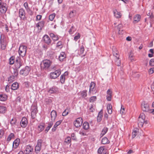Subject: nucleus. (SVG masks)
<instances>
[{
	"label": "nucleus",
	"instance_id": "obj_1",
	"mask_svg": "<svg viewBox=\"0 0 154 154\" xmlns=\"http://www.w3.org/2000/svg\"><path fill=\"white\" fill-rule=\"evenodd\" d=\"M52 63V61L46 59L43 60L41 63V69L45 70L49 69Z\"/></svg>",
	"mask_w": 154,
	"mask_h": 154
},
{
	"label": "nucleus",
	"instance_id": "obj_2",
	"mask_svg": "<svg viewBox=\"0 0 154 154\" xmlns=\"http://www.w3.org/2000/svg\"><path fill=\"white\" fill-rule=\"evenodd\" d=\"M147 123V121L145 120V116L143 113H141L138 119V125L139 127L141 128L143 126L144 124Z\"/></svg>",
	"mask_w": 154,
	"mask_h": 154
},
{
	"label": "nucleus",
	"instance_id": "obj_3",
	"mask_svg": "<svg viewBox=\"0 0 154 154\" xmlns=\"http://www.w3.org/2000/svg\"><path fill=\"white\" fill-rule=\"evenodd\" d=\"M27 49V47L26 46L21 45L19 49V54L20 55L23 57L25 56Z\"/></svg>",
	"mask_w": 154,
	"mask_h": 154
},
{
	"label": "nucleus",
	"instance_id": "obj_4",
	"mask_svg": "<svg viewBox=\"0 0 154 154\" xmlns=\"http://www.w3.org/2000/svg\"><path fill=\"white\" fill-rule=\"evenodd\" d=\"M23 63V60L20 58V57H17L16 58L14 63V68L18 69L22 65Z\"/></svg>",
	"mask_w": 154,
	"mask_h": 154
},
{
	"label": "nucleus",
	"instance_id": "obj_5",
	"mask_svg": "<svg viewBox=\"0 0 154 154\" xmlns=\"http://www.w3.org/2000/svg\"><path fill=\"white\" fill-rule=\"evenodd\" d=\"M61 71L60 69L51 72L50 74V78L51 79H55L59 76L61 74Z\"/></svg>",
	"mask_w": 154,
	"mask_h": 154
},
{
	"label": "nucleus",
	"instance_id": "obj_6",
	"mask_svg": "<svg viewBox=\"0 0 154 154\" xmlns=\"http://www.w3.org/2000/svg\"><path fill=\"white\" fill-rule=\"evenodd\" d=\"M25 15L26 13L24 9L23 8L20 9L19 11V16L20 19L23 20H26L27 18Z\"/></svg>",
	"mask_w": 154,
	"mask_h": 154
},
{
	"label": "nucleus",
	"instance_id": "obj_7",
	"mask_svg": "<svg viewBox=\"0 0 154 154\" xmlns=\"http://www.w3.org/2000/svg\"><path fill=\"white\" fill-rule=\"evenodd\" d=\"M30 70L31 68L30 67L26 66L20 70V73L24 76H26L29 74Z\"/></svg>",
	"mask_w": 154,
	"mask_h": 154
},
{
	"label": "nucleus",
	"instance_id": "obj_8",
	"mask_svg": "<svg viewBox=\"0 0 154 154\" xmlns=\"http://www.w3.org/2000/svg\"><path fill=\"white\" fill-rule=\"evenodd\" d=\"M42 142V141L41 139L38 140L37 144L35 146V152L37 153H39L41 149Z\"/></svg>",
	"mask_w": 154,
	"mask_h": 154
},
{
	"label": "nucleus",
	"instance_id": "obj_9",
	"mask_svg": "<svg viewBox=\"0 0 154 154\" xmlns=\"http://www.w3.org/2000/svg\"><path fill=\"white\" fill-rule=\"evenodd\" d=\"M37 112V107L35 105H32L31 108V116L32 118L34 119L35 118Z\"/></svg>",
	"mask_w": 154,
	"mask_h": 154
},
{
	"label": "nucleus",
	"instance_id": "obj_10",
	"mask_svg": "<svg viewBox=\"0 0 154 154\" xmlns=\"http://www.w3.org/2000/svg\"><path fill=\"white\" fill-rule=\"evenodd\" d=\"M83 122L82 119L81 117H79L76 119L74 122V125L77 128H78L81 126Z\"/></svg>",
	"mask_w": 154,
	"mask_h": 154
},
{
	"label": "nucleus",
	"instance_id": "obj_11",
	"mask_svg": "<svg viewBox=\"0 0 154 154\" xmlns=\"http://www.w3.org/2000/svg\"><path fill=\"white\" fill-rule=\"evenodd\" d=\"M33 151V148L32 146L28 145L26 146L24 152L26 154H31L32 153Z\"/></svg>",
	"mask_w": 154,
	"mask_h": 154
},
{
	"label": "nucleus",
	"instance_id": "obj_12",
	"mask_svg": "<svg viewBox=\"0 0 154 154\" xmlns=\"http://www.w3.org/2000/svg\"><path fill=\"white\" fill-rule=\"evenodd\" d=\"M0 44L1 46V48L2 50H4L6 48V42L4 38H2V35L0 36Z\"/></svg>",
	"mask_w": 154,
	"mask_h": 154
},
{
	"label": "nucleus",
	"instance_id": "obj_13",
	"mask_svg": "<svg viewBox=\"0 0 154 154\" xmlns=\"http://www.w3.org/2000/svg\"><path fill=\"white\" fill-rule=\"evenodd\" d=\"M8 6L7 4L4 2L2 3V5L0 7V12L2 13H5L7 11Z\"/></svg>",
	"mask_w": 154,
	"mask_h": 154
},
{
	"label": "nucleus",
	"instance_id": "obj_14",
	"mask_svg": "<svg viewBox=\"0 0 154 154\" xmlns=\"http://www.w3.org/2000/svg\"><path fill=\"white\" fill-rule=\"evenodd\" d=\"M107 95L106 98L107 101H110L111 100L112 95V91L111 89H109L106 92Z\"/></svg>",
	"mask_w": 154,
	"mask_h": 154
},
{
	"label": "nucleus",
	"instance_id": "obj_15",
	"mask_svg": "<svg viewBox=\"0 0 154 154\" xmlns=\"http://www.w3.org/2000/svg\"><path fill=\"white\" fill-rule=\"evenodd\" d=\"M28 124V121L26 118L23 117L20 122V125L21 127L22 128L26 127Z\"/></svg>",
	"mask_w": 154,
	"mask_h": 154
},
{
	"label": "nucleus",
	"instance_id": "obj_16",
	"mask_svg": "<svg viewBox=\"0 0 154 154\" xmlns=\"http://www.w3.org/2000/svg\"><path fill=\"white\" fill-rule=\"evenodd\" d=\"M44 21L42 20L36 24V26L38 28L39 32H40L41 31L42 28L44 26Z\"/></svg>",
	"mask_w": 154,
	"mask_h": 154
},
{
	"label": "nucleus",
	"instance_id": "obj_17",
	"mask_svg": "<svg viewBox=\"0 0 154 154\" xmlns=\"http://www.w3.org/2000/svg\"><path fill=\"white\" fill-rule=\"evenodd\" d=\"M43 40L44 42L48 45L50 44L51 42L49 37L47 35H44L43 37Z\"/></svg>",
	"mask_w": 154,
	"mask_h": 154
},
{
	"label": "nucleus",
	"instance_id": "obj_18",
	"mask_svg": "<svg viewBox=\"0 0 154 154\" xmlns=\"http://www.w3.org/2000/svg\"><path fill=\"white\" fill-rule=\"evenodd\" d=\"M149 105L145 102H142L141 104L142 109L143 111H147L149 110Z\"/></svg>",
	"mask_w": 154,
	"mask_h": 154
},
{
	"label": "nucleus",
	"instance_id": "obj_19",
	"mask_svg": "<svg viewBox=\"0 0 154 154\" xmlns=\"http://www.w3.org/2000/svg\"><path fill=\"white\" fill-rule=\"evenodd\" d=\"M58 92V88L55 87L51 88L48 91L49 93L51 94H57Z\"/></svg>",
	"mask_w": 154,
	"mask_h": 154
},
{
	"label": "nucleus",
	"instance_id": "obj_20",
	"mask_svg": "<svg viewBox=\"0 0 154 154\" xmlns=\"http://www.w3.org/2000/svg\"><path fill=\"white\" fill-rule=\"evenodd\" d=\"M95 84L94 82H92L90 85V89L89 91V94H90L91 93H93L94 89Z\"/></svg>",
	"mask_w": 154,
	"mask_h": 154
},
{
	"label": "nucleus",
	"instance_id": "obj_21",
	"mask_svg": "<svg viewBox=\"0 0 154 154\" xmlns=\"http://www.w3.org/2000/svg\"><path fill=\"white\" fill-rule=\"evenodd\" d=\"M66 57V55L64 52H61L59 56V60L60 61L64 60Z\"/></svg>",
	"mask_w": 154,
	"mask_h": 154
},
{
	"label": "nucleus",
	"instance_id": "obj_22",
	"mask_svg": "<svg viewBox=\"0 0 154 154\" xmlns=\"http://www.w3.org/2000/svg\"><path fill=\"white\" fill-rule=\"evenodd\" d=\"M113 14L114 16L117 18H120L122 16L121 13L118 11L116 9H115L113 11Z\"/></svg>",
	"mask_w": 154,
	"mask_h": 154
},
{
	"label": "nucleus",
	"instance_id": "obj_23",
	"mask_svg": "<svg viewBox=\"0 0 154 154\" xmlns=\"http://www.w3.org/2000/svg\"><path fill=\"white\" fill-rule=\"evenodd\" d=\"M20 143L19 139H16L13 142V148L14 149H16L19 145Z\"/></svg>",
	"mask_w": 154,
	"mask_h": 154
},
{
	"label": "nucleus",
	"instance_id": "obj_24",
	"mask_svg": "<svg viewBox=\"0 0 154 154\" xmlns=\"http://www.w3.org/2000/svg\"><path fill=\"white\" fill-rule=\"evenodd\" d=\"M51 120L52 121H54L57 117V113L54 110H52L51 112Z\"/></svg>",
	"mask_w": 154,
	"mask_h": 154
},
{
	"label": "nucleus",
	"instance_id": "obj_25",
	"mask_svg": "<svg viewBox=\"0 0 154 154\" xmlns=\"http://www.w3.org/2000/svg\"><path fill=\"white\" fill-rule=\"evenodd\" d=\"M141 16L139 14L136 15L134 17L133 23H136L139 22Z\"/></svg>",
	"mask_w": 154,
	"mask_h": 154
},
{
	"label": "nucleus",
	"instance_id": "obj_26",
	"mask_svg": "<svg viewBox=\"0 0 154 154\" xmlns=\"http://www.w3.org/2000/svg\"><path fill=\"white\" fill-rule=\"evenodd\" d=\"M117 29L118 30V33L119 34H122L124 32V31L122 30H121V29L122 27V24L120 23L117 26Z\"/></svg>",
	"mask_w": 154,
	"mask_h": 154
},
{
	"label": "nucleus",
	"instance_id": "obj_27",
	"mask_svg": "<svg viewBox=\"0 0 154 154\" xmlns=\"http://www.w3.org/2000/svg\"><path fill=\"white\" fill-rule=\"evenodd\" d=\"M19 88V84L17 82L13 83L11 86V89L13 90H17Z\"/></svg>",
	"mask_w": 154,
	"mask_h": 154
},
{
	"label": "nucleus",
	"instance_id": "obj_28",
	"mask_svg": "<svg viewBox=\"0 0 154 154\" xmlns=\"http://www.w3.org/2000/svg\"><path fill=\"white\" fill-rule=\"evenodd\" d=\"M103 111L101 110L99 113L98 116L97 117V121L98 122H100L102 120L103 117Z\"/></svg>",
	"mask_w": 154,
	"mask_h": 154
},
{
	"label": "nucleus",
	"instance_id": "obj_29",
	"mask_svg": "<svg viewBox=\"0 0 154 154\" xmlns=\"http://www.w3.org/2000/svg\"><path fill=\"white\" fill-rule=\"evenodd\" d=\"M107 151L106 149L103 146H101L98 150V152L99 153L102 154L105 153Z\"/></svg>",
	"mask_w": 154,
	"mask_h": 154
},
{
	"label": "nucleus",
	"instance_id": "obj_30",
	"mask_svg": "<svg viewBox=\"0 0 154 154\" xmlns=\"http://www.w3.org/2000/svg\"><path fill=\"white\" fill-rule=\"evenodd\" d=\"M49 35L52 38L53 40L54 41H56L58 40L59 38L57 35H55L53 33H50Z\"/></svg>",
	"mask_w": 154,
	"mask_h": 154
},
{
	"label": "nucleus",
	"instance_id": "obj_31",
	"mask_svg": "<svg viewBox=\"0 0 154 154\" xmlns=\"http://www.w3.org/2000/svg\"><path fill=\"white\" fill-rule=\"evenodd\" d=\"M78 94L81 95L82 98H85L87 97V91L85 90L80 91Z\"/></svg>",
	"mask_w": 154,
	"mask_h": 154
},
{
	"label": "nucleus",
	"instance_id": "obj_32",
	"mask_svg": "<svg viewBox=\"0 0 154 154\" xmlns=\"http://www.w3.org/2000/svg\"><path fill=\"white\" fill-rule=\"evenodd\" d=\"M7 96L5 94H0V100L5 101L7 99Z\"/></svg>",
	"mask_w": 154,
	"mask_h": 154
},
{
	"label": "nucleus",
	"instance_id": "obj_33",
	"mask_svg": "<svg viewBox=\"0 0 154 154\" xmlns=\"http://www.w3.org/2000/svg\"><path fill=\"white\" fill-rule=\"evenodd\" d=\"M76 14L75 11L73 10L70 12L69 14V17L70 18H72Z\"/></svg>",
	"mask_w": 154,
	"mask_h": 154
},
{
	"label": "nucleus",
	"instance_id": "obj_34",
	"mask_svg": "<svg viewBox=\"0 0 154 154\" xmlns=\"http://www.w3.org/2000/svg\"><path fill=\"white\" fill-rule=\"evenodd\" d=\"M108 112L109 114H111L112 112V106L111 104H108L107 106Z\"/></svg>",
	"mask_w": 154,
	"mask_h": 154
},
{
	"label": "nucleus",
	"instance_id": "obj_35",
	"mask_svg": "<svg viewBox=\"0 0 154 154\" xmlns=\"http://www.w3.org/2000/svg\"><path fill=\"white\" fill-rule=\"evenodd\" d=\"M14 134L13 133H10L8 136L7 140V141L8 142H9L11 141V139L14 138Z\"/></svg>",
	"mask_w": 154,
	"mask_h": 154
},
{
	"label": "nucleus",
	"instance_id": "obj_36",
	"mask_svg": "<svg viewBox=\"0 0 154 154\" xmlns=\"http://www.w3.org/2000/svg\"><path fill=\"white\" fill-rule=\"evenodd\" d=\"M83 128L86 130L89 129V124L86 122H84L83 125Z\"/></svg>",
	"mask_w": 154,
	"mask_h": 154
},
{
	"label": "nucleus",
	"instance_id": "obj_37",
	"mask_svg": "<svg viewBox=\"0 0 154 154\" xmlns=\"http://www.w3.org/2000/svg\"><path fill=\"white\" fill-rule=\"evenodd\" d=\"M71 138L70 137H67L64 140V143L67 144H70V145H71Z\"/></svg>",
	"mask_w": 154,
	"mask_h": 154
},
{
	"label": "nucleus",
	"instance_id": "obj_38",
	"mask_svg": "<svg viewBox=\"0 0 154 154\" xmlns=\"http://www.w3.org/2000/svg\"><path fill=\"white\" fill-rule=\"evenodd\" d=\"M109 142V141L106 137H104L102 139V143L103 144H105L106 143H108Z\"/></svg>",
	"mask_w": 154,
	"mask_h": 154
},
{
	"label": "nucleus",
	"instance_id": "obj_39",
	"mask_svg": "<svg viewBox=\"0 0 154 154\" xmlns=\"http://www.w3.org/2000/svg\"><path fill=\"white\" fill-rule=\"evenodd\" d=\"M7 109L6 107L3 106H0V113H4L6 111Z\"/></svg>",
	"mask_w": 154,
	"mask_h": 154
},
{
	"label": "nucleus",
	"instance_id": "obj_40",
	"mask_svg": "<svg viewBox=\"0 0 154 154\" xmlns=\"http://www.w3.org/2000/svg\"><path fill=\"white\" fill-rule=\"evenodd\" d=\"M15 57L14 56H12L9 59V64L10 65H12L15 62Z\"/></svg>",
	"mask_w": 154,
	"mask_h": 154
},
{
	"label": "nucleus",
	"instance_id": "obj_41",
	"mask_svg": "<svg viewBox=\"0 0 154 154\" xmlns=\"http://www.w3.org/2000/svg\"><path fill=\"white\" fill-rule=\"evenodd\" d=\"M18 69L14 68V69L13 72H12V76L15 78L18 75Z\"/></svg>",
	"mask_w": 154,
	"mask_h": 154
},
{
	"label": "nucleus",
	"instance_id": "obj_42",
	"mask_svg": "<svg viewBox=\"0 0 154 154\" xmlns=\"http://www.w3.org/2000/svg\"><path fill=\"white\" fill-rule=\"evenodd\" d=\"M53 125V123L51 122L48 124V126L46 128L45 131L46 133H47L49 130L50 129V128Z\"/></svg>",
	"mask_w": 154,
	"mask_h": 154
},
{
	"label": "nucleus",
	"instance_id": "obj_43",
	"mask_svg": "<svg viewBox=\"0 0 154 154\" xmlns=\"http://www.w3.org/2000/svg\"><path fill=\"white\" fill-rule=\"evenodd\" d=\"M108 129L106 127H104L101 133L100 134V135L102 136L104 135L108 131Z\"/></svg>",
	"mask_w": 154,
	"mask_h": 154
},
{
	"label": "nucleus",
	"instance_id": "obj_44",
	"mask_svg": "<svg viewBox=\"0 0 154 154\" xmlns=\"http://www.w3.org/2000/svg\"><path fill=\"white\" fill-rule=\"evenodd\" d=\"M44 128L45 126L44 125H40L38 126L37 129L39 132H40L44 130Z\"/></svg>",
	"mask_w": 154,
	"mask_h": 154
},
{
	"label": "nucleus",
	"instance_id": "obj_45",
	"mask_svg": "<svg viewBox=\"0 0 154 154\" xmlns=\"http://www.w3.org/2000/svg\"><path fill=\"white\" fill-rule=\"evenodd\" d=\"M138 132V130L137 129H134L132 133V138H134Z\"/></svg>",
	"mask_w": 154,
	"mask_h": 154
},
{
	"label": "nucleus",
	"instance_id": "obj_46",
	"mask_svg": "<svg viewBox=\"0 0 154 154\" xmlns=\"http://www.w3.org/2000/svg\"><path fill=\"white\" fill-rule=\"evenodd\" d=\"M79 51V52L78 53L79 55L82 54L83 53L84 51V46L83 45L80 46V49Z\"/></svg>",
	"mask_w": 154,
	"mask_h": 154
},
{
	"label": "nucleus",
	"instance_id": "obj_47",
	"mask_svg": "<svg viewBox=\"0 0 154 154\" xmlns=\"http://www.w3.org/2000/svg\"><path fill=\"white\" fill-rule=\"evenodd\" d=\"M97 99L96 96H92L89 99V102L90 103H93Z\"/></svg>",
	"mask_w": 154,
	"mask_h": 154
},
{
	"label": "nucleus",
	"instance_id": "obj_48",
	"mask_svg": "<svg viewBox=\"0 0 154 154\" xmlns=\"http://www.w3.org/2000/svg\"><path fill=\"white\" fill-rule=\"evenodd\" d=\"M65 77L63 75H61L60 77V82L62 84H63L65 82Z\"/></svg>",
	"mask_w": 154,
	"mask_h": 154
},
{
	"label": "nucleus",
	"instance_id": "obj_49",
	"mask_svg": "<svg viewBox=\"0 0 154 154\" xmlns=\"http://www.w3.org/2000/svg\"><path fill=\"white\" fill-rule=\"evenodd\" d=\"M116 64L118 66H120L121 65V61L119 60V58L115 59Z\"/></svg>",
	"mask_w": 154,
	"mask_h": 154
},
{
	"label": "nucleus",
	"instance_id": "obj_50",
	"mask_svg": "<svg viewBox=\"0 0 154 154\" xmlns=\"http://www.w3.org/2000/svg\"><path fill=\"white\" fill-rule=\"evenodd\" d=\"M79 134L81 135L84 136L87 135L86 132L83 130H81L79 132Z\"/></svg>",
	"mask_w": 154,
	"mask_h": 154
},
{
	"label": "nucleus",
	"instance_id": "obj_51",
	"mask_svg": "<svg viewBox=\"0 0 154 154\" xmlns=\"http://www.w3.org/2000/svg\"><path fill=\"white\" fill-rule=\"evenodd\" d=\"M55 16V14L54 13L50 14L49 16V19L51 21H52Z\"/></svg>",
	"mask_w": 154,
	"mask_h": 154
},
{
	"label": "nucleus",
	"instance_id": "obj_52",
	"mask_svg": "<svg viewBox=\"0 0 154 154\" xmlns=\"http://www.w3.org/2000/svg\"><path fill=\"white\" fill-rule=\"evenodd\" d=\"M14 79L15 78L14 77V76H11L10 77L8 78V81L9 83H11L14 80Z\"/></svg>",
	"mask_w": 154,
	"mask_h": 154
},
{
	"label": "nucleus",
	"instance_id": "obj_53",
	"mask_svg": "<svg viewBox=\"0 0 154 154\" xmlns=\"http://www.w3.org/2000/svg\"><path fill=\"white\" fill-rule=\"evenodd\" d=\"M14 79L15 78L14 77V76H11L10 77L8 78V81L9 83H11L14 80Z\"/></svg>",
	"mask_w": 154,
	"mask_h": 154
},
{
	"label": "nucleus",
	"instance_id": "obj_54",
	"mask_svg": "<svg viewBox=\"0 0 154 154\" xmlns=\"http://www.w3.org/2000/svg\"><path fill=\"white\" fill-rule=\"evenodd\" d=\"M14 79L15 78L14 77V76H11L10 77L8 78V81L9 83H11L14 80Z\"/></svg>",
	"mask_w": 154,
	"mask_h": 154
},
{
	"label": "nucleus",
	"instance_id": "obj_55",
	"mask_svg": "<svg viewBox=\"0 0 154 154\" xmlns=\"http://www.w3.org/2000/svg\"><path fill=\"white\" fill-rule=\"evenodd\" d=\"M118 52L116 51V52H114L113 51V55L114 56H115L116 57V59L118 58H119V54L118 53Z\"/></svg>",
	"mask_w": 154,
	"mask_h": 154
},
{
	"label": "nucleus",
	"instance_id": "obj_56",
	"mask_svg": "<svg viewBox=\"0 0 154 154\" xmlns=\"http://www.w3.org/2000/svg\"><path fill=\"white\" fill-rule=\"evenodd\" d=\"M149 65L151 66H154V59H152L150 60Z\"/></svg>",
	"mask_w": 154,
	"mask_h": 154
},
{
	"label": "nucleus",
	"instance_id": "obj_57",
	"mask_svg": "<svg viewBox=\"0 0 154 154\" xmlns=\"http://www.w3.org/2000/svg\"><path fill=\"white\" fill-rule=\"evenodd\" d=\"M71 137L72 139L74 140H76L77 139L74 133H72V134L71 135Z\"/></svg>",
	"mask_w": 154,
	"mask_h": 154
},
{
	"label": "nucleus",
	"instance_id": "obj_58",
	"mask_svg": "<svg viewBox=\"0 0 154 154\" xmlns=\"http://www.w3.org/2000/svg\"><path fill=\"white\" fill-rule=\"evenodd\" d=\"M62 122V120L58 121H57V122H56V123H55L54 125L57 128V127L58 125H60V124Z\"/></svg>",
	"mask_w": 154,
	"mask_h": 154
},
{
	"label": "nucleus",
	"instance_id": "obj_59",
	"mask_svg": "<svg viewBox=\"0 0 154 154\" xmlns=\"http://www.w3.org/2000/svg\"><path fill=\"white\" fill-rule=\"evenodd\" d=\"M73 26H72L69 30V33L71 35L74 32L73 30Z\"/></svg>",
	"mask_w": 154,
	"mask_h": 154
},
{
	"label": "nucleus",
	"instance_id": "obj_60",
	"mask_svg": "<svg viewBox=\"0 0 154 154\" xmlns=\"http://www.w3.org/2000/svg\"><path fill=\"white\" fill-rule=\"evenodd\" d=\"M26 11L29 15L31 16H32L33 15V12L29 8L28 9L26 10Z\"/></svg>",
	"mask_w": 154,
	"mask_h": 154
},
{
	"label": "nucleus",
	"instance_id": "obj_61",
	"mask_svg": "<svg viewBox=\"0 0 154 154\" xmlns=\"http://www.w3.org/2000/svg\"><path fill=\"white\" fill-rule=\"evenodd\" d=\"M80 34L78 33L77 35L75 36L74 37V40L76 41L80 37Z\"/></svg>",
	"mask_w": 154,
	"mask_h": 154
},
{
	"label": "nucleus",
	"instance_id": "obj_62",
	"mask_svg": "<svg viewBox=\"0 0 154 154\" xmlns=\"http://www.w3.org/2000/svg\"><path fill=\"white\" fill-rule=\"evenodd\" d=\"M69 113L67 109H65L63 112L62 115L63 116H65L67 115Z\"/></svg>",
	"mask_w": 154,
	"mask_h": 154
},
{
	"label": "nucleus",
	"instance_id": "obj_63",
	"mask_svg": "<svg viewBox=\"0 0 154 154\" xmlns=\"http://www.w3.org/2000/svg\"><path fill=\"white\" fill-rule=\"evenodd\" d=\"M90 111L91 112H93L94 111V108L93 105H92L89 109Z\"/></svg>",
	"mask_w": 154,
	"mask_h": 154
},
{
	"label": "nucleus",
	"instance_id": "obj_64",
	"mask_svg": "<svg viewBox=\"0 0 154 154\" xmlns=\"http://www.w3.org/2000/svg\"><path fill=\"white\" fill-rule=\"evenodd\" d=\"M23 5L24 6L26 10L28 9L29 8L28 7V4L27 2H26L25 3H24Z\"/></svg>",
	"mask_w": 154,
	"mask_h": 154
}]
</instances>
